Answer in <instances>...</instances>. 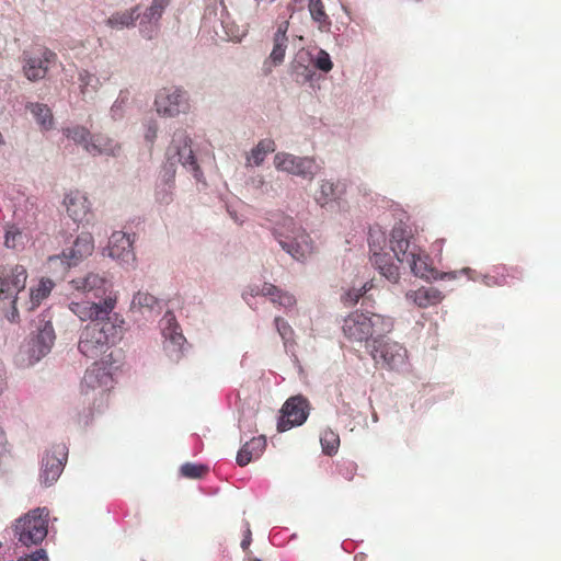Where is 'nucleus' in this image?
<instances>
[{
	"instance_id": "603ef678",
	"label": "nucleus",
	"mask_w": 561,
	"mask_h": 561,
	"mask_svg": "<svg viewBox=\"0 0 561 561\" xmlns=\"http://www.w3.org/2000/svg\"><path fill=\"white\" fill-rule=\"evenodd\" d=\"M2 546H3V545H2V542L0 541V548H2Z\"/></svg>"
},
{
	"instance_id": "7ed1b4c3",
	"label": "nucleus",
	"mask_w": 561,
	"mask_h": 561,
	"mask_svg": "<svg viewBox=\"0 0 561 561\" xmlns=\"http://www.w3.org/2000/svg\"><path fill=\"white\" fill-rule=\"evenodd\" d=\"M393 329L390 317L378 313H364L353 311L346 316L342 323V332L350 343H367L369 339L382 336Z\"/></svg>"
},
{
	"instance_id": "a18cd8bd",
	"label": "nucleus",
	"mask_w": 561,
	"mask_h": 561,
	"mask_svg": "<svg viewBox=\"0 0 561 561\" xmlns=\"http://www.w3.org/2000/svg\"><path fill=\"white\" fill-rule=\"evenodd\" d=\"M157 125L154 123L149 124L145 134V138L152 144L157 138Z\"/></svg>"
},
{
	"instance_id": "49530a36",
	"label": "nucleus",
	"mask_w": 561,
	"mask_h": 561,
	"mask_svg": "<svg viewBox=\"0 0 561 561\" xmlns=\"http://www.w3.org/2000/svg\"><path fill=\"white\" fill-rule=\"evenodd\" d=\"M5 387H7L5 370L0 365V394L4 391Z\"/></svg>"
},
{
	"instance_id": "e433bc0d",
	"label": "nucleus",
	"mask_w": 561,
	"mask_h": 561,
	"mask_svg": "<svg viewBox=\"0 0 561 561\" xmlns=\"http://www.w3.org/2000/svg\"><path fill=\"white\" fill-rule=\"evenodd\" d=\"M169 3L170 0H153L151 5L147 9L145 18L148 21L160 19Z\"/></svg>"
},
{
	"instance_id": "4468645a",
	"label": "nucleus",
	"mask_w": 561,
	"mask_h": 561,
	"mask_svg": "<svg viewBox=\"0 0 561 561\" xmlns=\"http://www.w3.org/2000/svg\"><path fill=\"white\" fill-rule=\"evenodd\" d=\"M57 55L44 47L34 54L23 53L22 70L30 81H38L46 77L49 67L56 62Z\"/></svg>"
},
{
	"instance_id": "2f4dec72",
	"label": "nucleus",
	"mask_w": 561,
	"mask_h": 561,
	"mask_svg": "<svg viewBox=\"0 0 561 561\" xmlns=\"http://www.w3.org/2000/svg\"><path fill=\"white\" fill-rule=\"evenodd\" d=\"M288 41L273 38V49L264 64L266 72L271 71V66H278L284 61Z\"/></svg>"
},
{
	"instance_id": "2eb2a0df",
	"label": "nucleus",
	"mask_w": 561,
	"mask_h": 561,
	"mask_svg": "<svg viewBox=\"0 0 561 561\" xmlns=\"http://www.w3.org/2000/svg\"><path fill=\"white\" fill-rule=\"evenodd\" d=\"M274 165L277 170L293 175L312 180L318 171V165L312 158L296 157L287 152H278L274 157Z\"/></svg>"
},
{
	"instance_id": "a211bd4d",
	"label": "nucleus",
	"mask_w": 561,
	"mask_h": 561,
	"mask_svg": "<svg viewBox=\"0 0 561 561\" xmlns=\"http://www.w3.org/2000/svg\"><path fill=\"white\" fill-rule=\"evenodd\" d=\"M134 239L123 231H115L108 240V255L123 263H133L135 253L133 249Z\"/></svg>"
},
{
	"instance_id": "09e8293b",
	"label": "nucleus",
	"mask_w": 561,
	"mask_h": 561,
	"mask_svg": "<svg viewBox=\"0 0 561 561\" xmlns=\"http://www.w3.org/2000/svg\"><path fill=\"white\" fill-rule=\"evenodd\" d=\"M92 76L88 72V71H84V72H81L80 73V80L82 82H85V84H88V80L91 78Z\"/></svg>"
},
{
	"instance_id": "aec40b11",
	"label": "nucleus",
	"mask_w": 561,
	"mask_h": 561,
	"mask_svg": "<svg viewBox=\"0 0 561 561\" xmlns=\"http://www.w3.org/2000/svg\"><path fill=\"white\" fill-rule=\"evenodd\" d=\"M53 288L54 283L50 279L42 278L36 287H31L27 297H22L18 306L26 311H33L50 295Z\"/></svg>"
},
{
	"instance_id": "f03ea898",
	"label": "nucleus",
	"mask_w": 561,
	"mask_h": 561,
	"mask_svg": "<svg viewBox=\"0 0 561 561\" xmlns=\"http://www.w3.org/2000/svg\"><path fill=\"white\" fill-rule=\"evenodd\" d=\"M90 321L80 333L79 352L88 358H96L104 354L108 346L119 337L121 325L117 324L116 313L104 319H88Z\"/></svg>"
},
{
	"instance_id": "6e6552de",
	"label": "nucleus",
	"mask_w": 561,
	"mask_h": 561,
	"mask_svg": "<svg viewBox=\"0 0 561 561\" xmlns=\"http://www.w3.org/2000/svg\"><path fill=\"white\" fill-rule=\"evenodd\" d=\"M191 142L190 137L184 130L175 131L171 145L167 149V159L171 165H174L176 162L181 163L183 168L192 172L193 176L199 181L203 173L196 162Z\"/></svg>"
},
{
	"instance_id": "a878e982",
	"label": "nucleus",
	"mask_w": 561,
	"mask_h": 561,
	"mask_svg": "<svg viewBox=\"0 0 561 561\" xmlns=\"http://www.w3.org/2000/svg\"><path fill=\"white\" fill-rule=\"evenodd\" d=\"M308 10L318 30L322 33H329L331 31L332 21L324 10L322 0H308Z\"/></svg>"
},
{
	"instance_id": "c85d7f7f",
	"label": "nucleus",
	"mask_w": 561,
	"mask_h": 561,
	"mask_svg": "<svg viewBox=\"0 0 561 561\" xmlns=\"http://www.w3.org/2000/svg\"><path fill=\"white\" fill-rule=\"evenodd\" d=\"M522 271L518 267L496 266L493 275L488 276V279L499 286L512 285L513 279H520Z\"/></svg>"
},
{
	"instance_id": "dca6fc26",
	"label": "nucleus",
	"mask_w": 561,
	"mask_h": 561,
	"mask_svg": "<svg viewBox=\"0 0 561 561\" xmlns=\"http://www.w3.org/2000/svg\"><path fill=\"white\" fill-rule=\"evenodd\" d=\"M94 250V240L91 233L83 232L77 237L72 247L62 251L61 255L50 256V264L66 263L67 267L77 265L83 259L90 256Z\"/></svg>"
},
{
	"instance_id": "72a5a7b5",
	"label": "nucleus",
	"mask_w": 561,
	"mask_h": 561,
	"mask_svg": "<svg viewBox=\"0 0 561 561\" xmlns=\"http://www.w3.org/2000/svg\"><path fill=\"white\" fill-rule=\"evenodd\" d=\"M323 453L331 456L335 454L340 447V436L334 431L327 428L320 436Z\"/></svg>"
},
{
	"instance_id": "f704fd0d",
	"label": "nucleus",
	"mask_w": 561,
	"mask_h": 561,
	"mask_svg": "<svg viewBox=\"0 0 561 561\" xmlns=\"http://www.w3.org/2000/svg\"><path fill=\"white\" fill-rule=\"evenodd\" d=\"M182 477L187 479H203L208 473V467L204 465L185 462L180 468Z\"/></svg>"
},
{
	"instance_id": "a19ab883",
	"label": "nucleus",
	"mask_w": 561,
	"mask_h": 561,
	"mask_svg": "<svg viewBox=\"0 0 561 561\" xmlns=\"http://www.w3.org/2000/svg\"><path fill=\"white\" fill-rule=\"evenodd\" d=\"M275 327L279 335L283 340L287 341L293 335V329L285 321L283 318L276 317L275 318Z\"/></svg>"
},
{
	"instance_id": "412c9836",
	"label": "nucleus",
	"mask_w": 561,
	"mask_h": 561,
	"mask_svg": "<svg viewBox=\"0 0 561 561\" xmlns=\"http://www.w3.org/2000/svg\"><path fill=\"white\" fill-rule=\"evenodd\" d=\"M55 331L49 321L44 322L37 328V333L32 340V355L39 359L46 355L55 342Z\"/></svg>"
},
{
	"instance_id": "bb28decb",
	"label": "nucleus",
	"mask_w": 561,
	"mask_h": 561,
	"mask_svg": "<svg viewBox=\"0 0 561 561\" xmlns=\"http://www.w3.org/2000/svg\"><path fill=\"white\" fill-rule=\"evenodd\" d=\"M139 18L138 7H134L129 10L113 13L107 20L106 25L111 28L122 30L125 27H131L135 25Z\"/></svg>"
},
{
	"instance_id": "79ce46f5",
	"label": "nucleus",
	"mask_w": 561,
	"mask_h": 561,
	"mask_svg": "<svg viewBox=\"0 0 561 561\" xmlns=\"http://www.w3.org/2000/svg\"><path fill=\"white\" fill-rule=\"evenodd\" d=\"M369 288L367 287V284H365L362 288L359 289H350L343 297V300L345 304H350V305H354L356 304L359 298L368 290Z\"/></svg>"
},
{
	"instance_id": "b1692460",
	"label": "nucleus",
	"mask_w": 561,
	"mask_h": 561,
	"mask_svg": "<svg viewBox=\"0 0 561 561\" xmlns=\"http://www.w3.org/2000/svg\"><path fill=\"white\" fill-rule=\"evenodd\" d=\"M416 255L414 257H409L404 263H407L411 272L420 278L424 279H431L437 278V271L432 267V265L428 263V256L424 253L422 249L416 251Z\"/></svg>"
},
{
	"instance_id": "5701e85b",
	"label": "nucleus",
	"mask_w": 561,
	"mask_h": 561,
	"mask_svg": "<svg viewBox=\"0 0 561 561\" xmlns=\"http://www.w3.org/2000/svg\"><path fill=\"white\" fill-rule=\"evenodd\" d=\"M266 447L264 436L253 437L245 443L237 454V463L241 467L249 465L253 459H257Z\"/></svg>"
},
{
	"instance_id": "0eeeda50",
	"label": "nucleus",
	"mask_w": 561,
	"mask_h": 561,
	"mask_svg": "<svg viewBox=\"0 0 561 561\" xmlns=\"http://www.w3.org/2000/svg\"><path fill=\"white\" fill-rule=\"evenodd\" d=\"M62 134L76 145H80L92 156L111 154L115 156L121 147L119 145L103 135H92L90 130L81 125H75L62 128Z\"/></svg>"
},
{
	"instance_id": "39448f33",
	"label": "nucleus",
	"mask_w": 561,
	"mask_h": 561,
	"mask_svg": "<svg viewBox=\"0 0 561 561\" xmlns=\"http://www.w3.org/2000/svg\"><path fill=\"white\" fill-rule=\"evenodd\" d=\"M27 271L23 265L0 267V300H11L12 310L8 320L19 319L18 304L22 299L19 294L25 288Z\"/></svg>"
},
{
	"instance_id": "4c0bfd02",
	"label": "nucleus",
	"mask_w": 561,
	"mask_h": 561,
	"mask_svg": "<svg viewBox=\"0 0 561 561\" xmlns=\"http://www.w3.org/2000/svg\"><path fill=\"white\" fill-rule=\"evenodd\" d=\"M280 293H282V289H279L275 285L270 284V283H264L262 288L257 289L256 291L252 290V296H256V295L266 296V297H270V300L273 304H276Z\"/></svg>"
},
{
	"instance_id": "473e14b6",
	"label": "nucleus",
	"mask_w": 561,
	"mask_h": 561,
	"mask_svg": "<svg viewBox=\"0 0 561 561\" xmlns=\"http://www.w3.org/2000/svg\"><path fill=\"white\" fill-rule=\"evenodd\" d=\"M275 151V142L272 139H262L259 144L251 150V154L248 158L249 161H253L255 165H260L265 156L270 152Z\"/></svg>"
},
{
	"instance_id": "423d86ee",
	"label": "nucleus",
	"mask_w": 561,
	"mask_h": 561,
	"mask_svg": "<svg viewBox=\"0 0 561 561\" xmlns=\"http://www.w3.org/2000/svg\"><path fill=\"white\" fill-rule=\"evenodd\" d=\"M113 386L114 379L110 368L104 364L94 363L87 369L83 376L81 392L87 397L91 396L93 404L99 402L98 408H100L103 403L107 402Z\"/></svg>"
},
{
	"instance_id": "20e7f679",
	"label": "nucleus",
	"mask_w": 561,
	"mask_h": 561,
	"mask_svg": "<svg viewBox=\"0 0 561 561\" xmlns=\"http://www.w3.org/2000/svg\"><path fill=\"white\" fill-rule=\"evenodd\" d=\"M48 523L49 511L47 507L30 510L12 523L13 537L23 547L38 546L47 537Z\"/></svg>"
},
{
	"instance_id": "ddd939ff",
	"label": "nucleus",
	"mask_w": 561,
	"mask_h": 561,
	"mask_svg": "<svg viewBox=\"0 0 561 561\" xmlns=\"http://www.w3.org/2000/svg\"><path fill=\"white\" fill-rule=\"evenodd\" d=\"M277 423L278 432H286L294 426L302 425L309 415V402L302 396L288 398L280 410Z\"/></svg>"
},
{
	"instance_id": "9b49d317",
	"label": "nucleus",
	"mask_w": 561,
	"mask_h": 561,
	"mask_svg": "<svg viewBox=\"0 0 561 561\" xmlns=\"http://www.w3.org/2000/svg\"><path fill=\"white\" fill-rule=\"evenodd\" d=\"M154 105L158 114L174 117L190 110L187 93L176 87L163 88L156 96Z\"/></svg>"
},
{
	"instance_id": "f8f14e48",
	"label": "nucleus",
	"mask_w": 561,
	"mask_h": 561,
	"mask_svg": "<svg viewBox=\"0 0 561 561\" xmlns=\"http://www.w3.org/2000/svg\"><path fill=\"white\" fill-rule=\"evenodd\" d=\"M370 354L377 365L389 369L399 368L407 358V350L403 345L393 341H383L381 336L374 339Z\"/></svg>"
},
{
	"instance_id": "c03bdc74",
	"label": "nucleus",
	"mask_w": 561,
	"mask_h": 561,
	"mask_svg": "<svg viewBox=\"0 0 561 561\" xmlns=\"http://www.w3.org/2000/svg\"><path fill=\"white\" fill-rule=\"evenodd\" d=\"M288 26H289L288 21H284V22H282V23L278 25L277 31H276V33L274 34V37H273V38L288 41V37H287V35H286V33H287V31H288Z\"/></svg>"
},
{
	"instance_id": "8fccbe9b",
	"label": "nucleus",
	"mask_w": 561,
	"mask_h": 561,
	"mask_svg": "<svg viewBox=\"0 0 561 561\" xmlns=\"http://www.w3.org/2000/svg\"><path fill=\"white\" fill-rule=\"evenodd\" d=\"M0 145H4V139H3V136L1 133H0Z\"/></svg>"
},
{
	"instance_id": "6ab92c4d",
	"label": "nucleus",
	"mask_w": 561,
	"mask_h": 561,
	"mask_svg": "<svg viewBox=\"0 0 561 561\" xmlns=\"http://www.w3.org/2000/svg\"><path fill=\"white\" fill-rule=\"evenodd\" d=\"M65 205L68 215L76 222L89 221L91 217L90 202L88 197L80 191H72L65 197Z\"/></svg>"
},
{
	"instance_id": "3c124183",
	"label": "nucleus",
	"mask_w": 561,
	"mask_h": 561,
	"mask_svg": "<svg viewBox=\"0 0 561 561\" xmlns=\"http://www.w3.org/2000/svg\"><path fill=\"white\" fill-rule=\"evenodd\" d=\"M215 2H219V3H222L224 0H214Z\"/></svg>"
},
{
	"instance_id": "f3484780",
	"label": "nucleus",
	"mask_w": 561,
	"mask_h": 561,
	"mask_svg": "<svg viewBox=\"0 0 561 561\" xmlns=\"http://www.w3.org/2000/svg\"><path fill=\"white\" fill-rule=\"evenodd\" d=\"M411 230L402 222L397 224L390 233V247L397 260L404 263L409 257H414L421 248L412 241Z\"/></svg>"
},
{
	"instance_id": "37998d69",
	"label": "nucleus",
	"mask_w": 561,
	"mask_h": 561,
	"mask_svg": "<svg viewBox=\"0 0 561 561\" xmlns=\"http://www.w3.org/2000/svg\"><path fill=\"white\" fill-rule=\"evenodd\" d=\"M295 304H296V298L291 294L282 290L275 305H278L279 307L287 309V308L294 307Z\"/></svg>"
},
{
	"instance_id": "4be33fe9",
	"label": "nucleus",
	"mask_w": 561,
	"mask_h": 561,
	"mask_svg": "<svg viewBox=\"0 0 561 561\" xmlns=\"http://www.w3.org/2000/svg\"><path fill=\"white\" fill-rule=\"evenodd\" d=\"M443 298L442 291L435 287H421L407 293V299L412 300L420 308L436 306Z\"/></svg>"
},
{
	"instance_id": "58836bf2",
	"label": "nucleus",
	"mask_w": 561,
	"mask_h": 561,
	"mask_svg": "<svg viewBox=\"0 0 561 561\" xmlns=\"http://www.w3.org/2000/svg\"><path fill=\"white\" fill-rule=\"evenodd\" d=\"M133 302L135 305H138L141 308H147L150 310H152L158 305V300L154 296H152L151 294L141 293V291L137 293L134 296Z\"/></svg>"
},
{
	"instance_id": "7c9ffc66",
	"label": "nucleus",
	"mask_w": 561,
	"mask_h": 561,
	"mask_svg": "<svg viewBox=\"0 0 561 561\" xmlns=\"http://www.w3.org/2000/svg\"><path fill=\"white\" fill-rule=\"evenodd\" d=\"M346 191V183L343 181L332 182L329 180L322 181L320 186L321 197L323 203L330 199L340 198Z\"/></svg>"
},
{
	"instance_id": "393cba45",
	"label": "nucleus",
	"mask_w": 561,
	"mask_h": 561,
	"mask_svg": "<svg viewBox=\"0 0 561 561\" xmlns=\"http://www.w3.org/2000/svg\"><path fill=\"white\" fill-rule=\"evenodd\" d=\"M373 255L370 261L373 265L387 278L390 283L396 284L400 278L399 268L391 262V257L387 253H379L371 249Z\"/></svg>"
},
{
	"instance_id": "9d476101",
	"label": "nucleus",
	"mask_w": 561,
	"mask_h": 561,
	"mask_svg": "<svg viewBox=\"0 0 561 561\" xmlns=\"http://www.w3.org/2000/svg\"><path fill=\"white\" fill-rule=\"evenodd\" d=\"M286 222L289 227L293 226L291 234L284 236L278 230H275V238L278 240L283 250L295 260L304 261L313 252L311 239L304 230L295 226L291 218L286 219Z\"/></svg>"
},
{
	"instance_id": "1a4fd4ad",
	"label": "nucleus",
	"mask_w": 561,
	"mask_h": 561,
	"mask_svg": "<svg viewBox=\"0 0 561 561\" xmlns=\"http://www.w3.org/2000/svg\"><path fill=\"white\" fill-rule=\"evenodd\" d=\"M68 459L66 444H56L45 453L42 459L39 482L44 488H50L60 477Z\"/></svg>"
},
{
	"instance_id": "c756f323",
	"label": "nucleus",
	"mask_w": 561,
	"mask_h": 561,
	"mask_svg": "<svg viewBox=\"0 0 561 561\" xmlns=\"http://www.w3.org/2000/svg\"><path fill=\"white\" fill-rule=\"evenodd\" d=\"M27 107L43 129L48 130L53 127V113L46 104L32 103Z\"/></svg>"
},
{
	"instance_id": "ea45409f",
	"label": "nucleus",
	"mask_w": 561,
	"mask_h": 561,
	"mask_svg": "<svg viewBox=\"0 0 561 561\" xmlns=\"http://www.w3.org/2000/svg\"><path fill=\"white\" fill-rule=\"evenodd\" d=\"M314 66L324 72H329L333 67L330 55L325 50L320 49L316 57Z\"/></svg>"
},
{
	"instance_id": "f257e3e1",
	"label": "nucleus",
	"mask_w": 561,
	"mask_h": 561,
	"mask_svg": "<svg viewBox=\"0 0 561 561\" xmlns=\"http://www.w3.org/2000/svg\"><path fill=\"white\" fill-rule=\"evenodd\" d=\"M73 289L99 299L95 301H71L69 309L81 320L104 319L113 314L117 304L113 284L104 274L88 273L70 280Z\"/></svg>"
},
{
	"instance_id": "cd10ccee",
	"label": "nucleus",
	"mask_w": 561,
	"mask_h": 561,
	"mask_svg": "<svg viewBox=\"0 0 561 561\" xmlns=\"http://www.w3.org/2000/svg\"><path fill=\"white\" fill-rule=\"evenodd\" d=\"M310 61V56L308 53H299L296 59L291 62V71L295 76V79L299 83H306L311 80L313 76V70L309 65L305 62Z\"/></svg>"
},
{
	"instance_id": "de8ad7c7",
	"label": "nucleus",
	"mask_w": 561,
	"mask_h": 561,
	"mask_svg": "<svg viewBox=\"0 0 561 561\" xmlns=\"http://www.w3.org/2000/svg\"><path fill=\"white\" fill-rule=\"evenodd\" d=\"M250 541H251V530L248 527L247 528V536H245V538L241 542L242 548L245 549L250 545Z\"/></svg>"
},
{
	"instance_id": "c9c22d12",
	"label": "nucleus",
	"mask_w": 561,
	"mask_h": 561,
	"mask_svg": "<svg viewBox=\"0 0 561 561\" xmlns=\"http://www.w3.org/2000/svg\"><path fill=\"white\" fill-rule=\"evenodd\" d=\"M23 244V233L15 225L5 226L4 245L9 249H16Z\"/></svg>"
}]
</instances>
